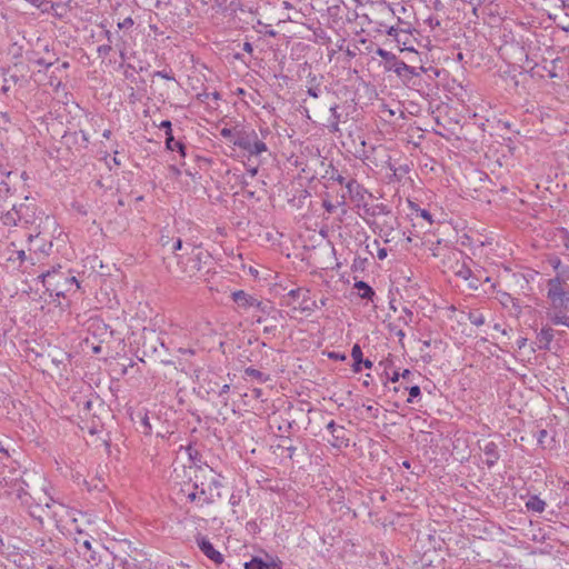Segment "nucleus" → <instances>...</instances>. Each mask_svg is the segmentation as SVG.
I'll return each instance as SVG.
<instances>
[{
    "mask_svg": "<svg viewBox=\"0 0 569 569\" xmlns=\"http://www.w3.org/2000/svg\"><path fill=\"white\" fill-rule=\"evenodd\" d=\"M388 70H392L397 76L405 80H410L413 77L418 76L416 69L411 66H408L403 61H396L393 64L387 68Z\"/></svg>",
    "mask_w": 569,
    "mask_h": 569,
    "instance_id": "nucleus-11",
    "label": "nucleus"
},
{
    "mask_svg": "<svg viewBox=\"0 0 569 569\" xmlns=\"http://www.w3.org/2000/svg\"><path fill=\"white\" fill-rule=\"evenodd\" d=\"M376 53H377L379 57H381L383 60H386L387 62H392V64H393L396 61H398V60H397V58H396V56H395L392 52L387 51V50H385V49H382V48H378V49L376 50Z\"/></svg>",
    "mask_w": 569,
    "mask_h": 569,
    "instance_id": "nucleus-30",
    "label": "nucleus"
},
{
    "mask_svg": "<svg viewBox=\"0 0 569 569\" xmlns=\"http://www.w3.org/2000/svg\"><path fill=\"white\" fill-rule=\"evenodd\" d=\"M0 453H2L3 456L6 457H9V450L7 447H4V445L2 443V441H0Z\"/></svg>",
    "mask_w": 569,
    "mask_h": 569,
    "instance_id": "nucleus-54",
    "label": "nucleus"
},
{
    "mask_svg": "<svg viewBox=\"0 0 569 569\" xmlns=\"http://www.w3.org/2000/svg\"><path fill=\"white\" fill-rule=\"evenodd\" d=\"M468 319L473 326L477 327L482 326L486 321L485 316L479 311L469 312Z\"/></svg>",
    "mask_w": 569,
    "mask_h": 569,
    "instance_id": "nucleus-27",
    "label": "nucleus"
},
{
    "mask_svg": "<svg viewBox=\"0 0 569 569\" xmlns=\"http://www.w3.org/2000/svg\"><path fill=\"white\" fill-rule=\"evenodd\" d=\"M400 377H401V376H400V373H399L398 371H395V372L392 373V376L390 377V380H391L392 382H397V381L399 380V378H400Z\"/></svg>",
    "mask_w": 569,
    "mask_h": 569,
    "instance_id": "nucleus-58",
    "label": "nucleus"
},
{
    "mask_svg": "<svg viewBox=\"0 0 569 569\" xmlns=\"http://www.w3.org/2000/svg\"><path fill=\"white\" fill-rule=\"evenodd\" d=\"M401 378L402 379H409V377L411 376V371L409 369H405L401 373H400Z\"/></svg>",
    "mask_w": 569,
    "mask_h": 569,
    "instance_id": "nucleus-57",
    "label": "nucleus"
},
{
    "mask_svg": "<svg viewBox=\"0 0 569 569\" xmlns=\"http://www.w3.org/2000/svg\"><path fill=\"white\" fill-rule=\"evenodd\" d=\"M166 147L170 151H178L182 157L186 156V147L181 141L174 139L172 132H167Z\"/></svg>",
    "mask_w": 569,
    "mask_h": 569,
    "instance_id": "nucleus-16",
    "label": "nucleus"
},
{
    "mask_svg": "<svg viewBox=\"0 0 569 569\" xmlns=\"http://www.w3.org/2000/svg\"><path fill=\"white\" fill-rule=\"evenodd\" d=\"M365 221L375 233H377L379 237L383 239L386 243L390 242V234L395 230L396 219H393V221H389L386 219L382 222H379L377 220H370L365 218Z\"/></svg>",
    "mask_w": 569,
    "mask_h": 569,
    "instance_id": "nucleus-8",
    "label": "nucleus"
},
{
    "mask_svg": "<svg viewBox=\"0 0 569 569\" xmlns=\"http://www.w3.org/2000/svg\"><path fill=\"white\" fill-rule=\"evenodd\" d=\"M212 472L213 470L210 469L209 477L207 475H202V480H200V477L196 475L194 481L181 489V492L186 493V498L189 502L202 508L214 503L221 497L219 491L222 487L219 479L220 476H214Z\"/></svg>",
    "mask_w": 569,
    "mask_h": 569,
    "instance_id": "nucleus-1",
    "label": "nucleus"
},
{
    "mask_svg": "<svg viewBox=\"0 0 569 569\" xmlns=\"http://www.w3.org/2000/svg\"><path fill=\"white\" fill-rule=\"evenodd\" d=\"M232 299L239 307L244 309L259 305L252 296L246 293L243 290L232 292Z\"/></svg>",
    "mask_w": 569,
    "mask_h": 569,
    "instance_id": "nucleus-13",
    "label": "nucleus"
},
{
    "mask_svg": "<svg viewBox=\"0 0 569 569\" xmlns=\"http://www.w3.org/2000/svg\"><path fill=\"white\" fill-rule=\"evenodd\" d=\"M493 329H495L496 331L501 332L502 335H506V333H507L506 329H503V328H502V326H501L500 323H495V325H493Z\"/></svg>",
    "mask_w": 569,
    "mask_h": 569,
    "instance_id": "nucleus-56",
    "label": "nucleus"
},
{
    "mask_svg": "<svg viewBox=\"0 0 569 569\" xmlns=\"http://www.w3.org/2000/svg\"><path fill=\"white\" fill-rule=\"evenodd\" d=\"M153 77H159L166 80H174V77L164 70L154 71Z\"/></svg>",
    "mask_w": 569,
    "mask_h": 569,
    "instance_id": "nucleus-40",
    "label": "nucleus"
},
{
    "mask_svg": "<svg viewBox=\"0 0 569 569\" xmlns=\"http://www.w3.org/2000/svg\"><path fill=\"white\" fill-rule=\"evenodd\" d=\"M59 269L49 270L40 276L43 286L48 291L58 297H64L67 293L76 292L80 284L74 276L62 272Z\"/></svg>",
    "mask_w": 569,
    "mask_h": 569,
    "instance_id": "nucleus-2",
    "label": "nucleus"
},
{
    "mask_svg": "<svg viewBox=\"0 0 569 569\" xmlns=\"http://www.w3.org/2000/svg\"><path fill=\"white\" fill-rule=\"evenodd\" d=\"M421 393L419 386H412L409 388V398L407 399V402L412 403L415 398L419 397Z\"/></svg>",
    "mask_w": 569,
    "mask_h": 569,
    "instance_id": "nucleus-33",
    "label": "nucleus"
},
{
    "mask_svg": "<svg viewBox=\"0 0 569 569\" xmlns=\"http://www.w3.org/2000/svg\"><path fill=\"white\" fill-rule=\"evenodd\" d=\"M18 259L23 261L26 259V252L23 250L18 251Z\"/></svg>",
    "mask_w": 569,
    "mask_h": 569,
    "instance_id": "nucleus-62",
    "label": "nucleus"
},
{
    "mask_svg": "<svg viewBox=\"0 0 569 569\" xmlns=\"http://www.w3.org/2000/svg\"><path fill=\"white\" fill-rule=\"evenodd\" d=\"M416 210H417V212L419 213V216H420L421 218H423L425 220H427L429 223H432V222H433V220H432V216H431V213H430L428 210H426V209H420V208H418V209H416Z\"/></svg>",
    "mask_w": 569,
    "mask_h": 569,
    "instance_id": "nucleus-36",
    "label": "nucleus"
},
{
    "mask_svg": "<svg viewBox=\"0 0 569 569\" xmlns=\"http://www.w3.org/2000/svg\"><path fill=\"white\" fill-rule=\"evenodd\" d=\"M246 569H270V565L263 562L259 558H252L250 561L244 563Z\"/></svg>",
    "mask_w": 569,
    "mask_h": 569,
    "instance_id": "nucleus-23",
    "label": "nucleus"
},
{
    "mask_svg": "<svg viewBox=\"0 0 569 569\" xmlns=\"http://www.w3.org/2000/svg\"><path fill=\"white\" fill-rule=\"evenodd\" d=\"M308 293H309L308 290H303L301 288L289 291V296L292 297V298L305 297V296H308Z\"/></svg>",
    "mask_w": 569,
    "mask_h": 569,
    "instance_id": "nucleus-35",
    "label": "nucleus"
},
{
    "mask_svg": "<svg viewBox=\"0 0 569 569\" xmlns=\"http://www.w3.org/2000/svg\"><path fill=\"white\" fill-rule=\"evenodd\" d=\"M457 274H458L460 278H462V279H465V280H468V279H469V277L471 276V270H470L469 268H467V267H463V266H462V267L457 271Z\"/></svg>",
    "mask_w": 569,
    "mask_h": 569,
    "instance_id": "nucleus-37",
    "label": "nucleus"
},
{
    "mask_svg": "<svg viewBox=\"0 0 569 569\" xmlns=\"http://www.w3.org/2000/svg\"><path fill=\"white\" fill-rule=\"evenodd\" d=\"M34 209L26 203L13 204L2 214L1 221L6 227H26L33 222Z\"/></svg>",
    "mask_w": 569,
    "mask_h": 569,
    "instance_id": "nucleus-4",
    "label": "nucleus"
},
{
    "mask_svg": "<svg viewBox=\"0 0 569 569\" xmlns=\"http://www.w3.org/2000/svg\"><path fill=\"white\" fill-rule=\"evenodd\" d=\"M320 93V90L318 88H309L308 94L312 98H318Z\"/></svg>",
    "mask_w": 569,
    "mask_h": 569,
    "instance_id": "nucleus-49",
    "label": "nucleus"
},
{
    "mask_svg": "<svg viewBox=\"0 0 569 569\" xmlns=\"http://www.w3.org/2000/svg\"><path fill=\"white\" fill-rule=\"evenodd\" d=\"M159 128L164 129V130H166V133H167V132H172V129H171V122H170L169 120H163V121L160 123Z\"/></svg>",
    "mask_w": 569,
    "mask_h": 569,
    "instance_id": "nucleus-45",
    "label": "nucleus"
},
{
    "mask_svg": "<svg viewBox=\"0 0 569 569\" xmlns=\"http://www.w3.org/2000/svg\"><path fill=\"white\" fill-rule=\"evenodd\" d=\"M546 297L553 310L569 312L568 283H561L558 279H548Z\"/></svg>",
    "mask_w": 569,
    "mask_h": 569,
    "instance_id": "nucleus-3",
    "label": "nucleus"
},
{
    "mask_svg": "<svg viewBox=\"0 0 569 569\" xmlns=\"http://www.w3.org/2000/svg\"><path fill=\"white\" fill-rule=\"evenodd\" d=\"M387 33H388V36L393 37L398 44L403 46L401 48L402 51H405V50L415 51V49L412 47H407L406 40H401V36H405V37L408 36L407 31L398 29L396 27H390L389 30L387 31Z\"/></svg>",
    "mask_w": 569,
    "mask_h": 569,
    "instance_id": "nucleus-17",
    "label": "nucleus"
},
{
    "mask_svg": "<svg viewBox=\"0 0 569 569\" xmlns=\"http://www.w3.org/2000/svg\"><path fill=\"white\" fill-rule=\"evenodd\" d=\"M526 507L530 511L541 513L546 509V502L542 499H540L538 496H531L527 500Z\"/></svg>",
    "mask_w": 569,
    "mask_h": 569,
    "instance_id": "nucleus-18",
    "label": "nucleus"
},
{
    "mask_svg": "<svg viewBox=\"0 0 569 569\" xmlns=\"http://www.w3.org/2000/svg\"><path fill=\"white\" fill-rule=\"evenodd\" d=\"M567 313L568 312L555 310L552 315H549V319L555 326H565L569 328V317Z\"/></svg>",
    "mask_w": 569,
    "mask_h": 569,
    "instance_id": "nucleus-19",
    "label": "nucleus"
},
{
    "mask_svg": "<svg viewBox=\"0 0 569 569\" xmlns=\"http://www.w3.org/2000/svg\"><path fill=\"white\" fill-rule=\"evenodd\" d=\"M229 503L231 506H237L239 503V498L236 495H231V497L229 499Z\"/></svg>",
    "mask_w": 569,
    "mask_h": 569,
    "instance_id": "nucleus-55",
    "label": "nucleus"
},
{
    "mask_svg": "<svg viewBox=\"0 0 569 569\" xmlns=\"http://www.w3.org/2000/svg\"><path fill=\"white\" fill-rule=\"evenodd\" d=\"M317 308H318V305H317L316 300H311V299L307 298V296L302 297V300L298 307L299 310L308 311V312H311V311L316 310Z\"/></svg>",
    "mask_w": 569,
    "mask_h": 569,
    "instance_id": "nucleus-22",
    "label": "nucleus"
},
{
    "mask_svg": "<svg viewBox=\"0 0 569 569\" xmlns=\"http://www.w3.org/2000/svg\"><path fill=\"white\" fill-rule=\"evenodd\" d=\"M36 64L40 66V67H44V68H49L53 64V62H47L44 59L42 58H39L34 61Z\"/></svg>",
    "mask_w": 569,
    "mask_h": 569,
    "instance_id": "nucleus-46",
    "label": "nucleus"
},
{
    "mask_svg": "<svg viewBox=\"0 0 569 569\" xmlns=\"http://www.w3.org/2000/svg\"><path fill=\"white\" fill-rule=\"evenodd\" d=\"M353 287H355V289H357L358 296L361 299L373 301V298L376 297V292L367 282L361 281V280L356 281Z\"/></svg>",
    "mask_w": 569,
    "mask_h": 569,
    "instance_id": "nucleus-15",
    "label": "nucleus"
},
{
    "mask_svg": "<svg viewBox=\"0 0 569 569\" xmlns=\"http://www.w3.org/2000/svg\"><path fill=\"white\" fill-rule=\"evenodd\" d=\"M548 263L552 267V269L556 271V273L565 266L562 260L555 254H551L547 258Z\"/></svg>",
    "mask_w": 569,
    "mask_h": 569,
    "instance_id": "nucleus-29",
    "label": "nucleus"
},
{
    "mask_svg": "<svg viewBox=\"0 0 569 569\" xmlns=\"http://www.w3.org/2000/svg\"><path fill=\"white\" fill-rule=\"evenodd\" d=\"M328 442L337 449L347 448L349 446V438L347 437V430L343 426L336 429L335 433H331V438Z\"/></svg>",
    "mask_w": 569,
    "mask_h": 569,
    "instance_id": "nucleus-12",
    "label": "nucleus"
},
{
    "mask_svg": "<svg viewBox=\"0 0 569 569\" xmlns=\"http://www.w3.org/2000/svg\"><path fill=\"white\" fill-rule=\"evenodd\" d=\"M372 244L377 248V257L379 260H383L388 256V251L386 248L380 247V242L378 240H373Z\"/></svg>",
    "mask_w": 569,
    "mask_h": 569,
    "instance_id": "nucleus-31",
    "label": "nucleus"
},
{
    "mask_svg": "<svg viewBox=\"0 0 569 569\" xmlns=\"http://www.w3.org/2000/svg\"><path fill=\"white\" fill-rule=\"evenodd\" d=\"M322 207L329 213L333 212L335 209H336V206L332 202L328 201V200H323Z\"/></svg>",
    "mask_w": 569,
    "mask_h": 569,
    "instance_id": "nucleus-42",
    "label": "nucleus"
},
{
    "mask_svg": "<svg viewBox=\"0 0 569 569\" xmlns=\"http://www.w3.org/2000/svg\"><path fill=\"white\" fill-rule=\"evenodd\" d=\"M351 357L355 361L353 371L359 372L361 370L360 365L362 362V350L359 345H355L351 349Z\"/></svg>",
    "mask_w": 569,
    "mask_h": 569,
    "instance_id": "nucleus-20",
    "label": "nucleus"
},
{
    "mask_svg": "<svg viewBox=\"0 0 569 569\" xmlns=\"http://www.w3.org/2000/svg\"><path fill=\"white\" fill-rule=\"evenodd\" d=\"M555 338V330L550 326H543L539 332H537V345L539 350L549 351L550 345Z\"/></svg>",
    "mask_w": 569,
    "mask_h": 569,
    "instance_id": "nucleus-9",
    "label": "nucleus"
},
{
    "mask_svg": "<svg viewBox=\"0 0 569 569\" xmlns=\"http://www.w3.org/2000/svg\"><path fill=\"white\" fill-rule=\"evenodd\" d=\"M36 8H38L41 12H49L53 8V3L47 0H28Z\"/></svg>",
    "mask_w": 569,
    "mask_h": 569,
    "instance_id": "nucleus-24",
    "label": "nucleus"
},
{
    "mask_svg": "<svg viewBox=\"0 0 569 569\" xmlns=\"http://www.w3.org/2000/svg\"><path fill=\"white\" fill-rule=\"evenodd\" d=\"M77 533L79 535V538H74L76 543L80 545L87 551H90L92 549V545L89 537L82 539L81 537L84 535V532L80 529H77Z\"/></svg>",
    "mask_w": 569,
    "mask_h": 569,
    "instance_id": "nucleus-25",
    "label": "nucleus"
},
{
    "mask_svg": "<svg viewBox=\"0 0 569 569\" xmlns=\"http://www.w3.org/2000/svg\"><path fill=\"white\" fill-rule=\"evenodd\" d=\"M187 452H188L190 460L196 462V460L198 459L199 452L196 449H193L191 446H189L187 448Z\"/></svg>",
    "mask_w": 569,
    "mask_h": 569,
    "instance_id": "nucleus-41",
    "label": "nucleus"
},
{
    "mask_svg": "<svg viewBox=\"0 0 569 569\" xmlns=\"http://www.w3.org/2000/svg\"><path fill=\"white\" fill-rule=\"evenodd\" d=\"M551 279H558L561 283L569 281V266L565 264Z\"/></svg>",
    "mask_w": 569,
    "mask_h": 569,
    "instance_id": "nucleus-28",
    "label": "nucleus"
},
{
    "mask_svg": "<svg viewBox=\"0 0 569 569\" xmlns=\"http://www.w3.org/2000/svg\"><path fill=\"white\" fill-rule=\"evenodd\" d=\"M335 180H336L338 183H340V184H345V186H346V180H345V178H343L341 174L337 176V178H335Z\"/></svg>",
    "mask_w": 569,
    "mask_h": 569,
    "instance_id": "nucleus-61",
    "label": "nucleus"
},
{
    "mask_svg": "<svg viewBox=\"0 0 569 569\" xmlns=\"http://www.w3.org/2000/svg\"><path fill=\"white\" fill-rule=\"evenodd\" d=\"M183 247L181 239H177L172 246L173 251L181 250Z\"/></svg>",
    "mask_w": 569,
    "mask_h": 569,
    "instance_id": "nucleus-51",
    "label": "nucleus"
},
{
    "mask_svg": "<svg viewBox=\"0 0 569 569\" xmlns=\"http://www.w3.org/2000/svg\"><path fill=\"white\" fill-rule=\"evenodd\" d=\"M330 112H331V118L333 120H339V113H338V106L337 104L330 107Z\"/></svg>",
    "mask_w": 569,
    "mask_h": 569,
    "instance_id": "nucleus-47",
    "label": "nucleus"
},
{
    "mask_svg": "<svg viewBox=\"0 0 569 569\" xmlns=\"http://www.w3.org/2000/svg\"><path fill=\"white\" fill-rule=\"evenodd\" d=\"M220 134L232 143L233 140L237 138V134H234L233 130L230 128H222Z\"/></svg>",
    "mask_w": 569,
    "mask_h": 569,
    "instance_id": "nucleus-34",
    "label": "nucleus"
},
{
    "mask_svg": "<svg viewBox=\"0 0 569 569\" xmlns=\"http://www.w3.org/2000/svg\"><path fill=\"white\" fill-rule=\"evenodd\" d=\"M412 319H413L412 311L407 307L402 308L401 315L399 316L398 321L405 326H408L412 322Z\"/></svg>",
    "mask_w": 569,
    "mask_h": 569,
    "instance_id": "nucleus-26",
    "label": "nucleus"
},
{
    "mask_svg": "<svg viewBox=\"0 0 569 569\" xmlns=\"http://www.w3.org/2000/svg\"><path fill=\"white\" fill-rule=\"evenodd\" d=\"M233 144L248 151L250 156H260L268 150L267 144L258 139V134L254 130L250 132H239L237 138L233 140Z\"/></svg>",
    "mask_w": 569,
    "mask_h": 569,
    "instance_id": "nucleus-6",
    "label": "nucleus"
},
{
    "mask_svg": "<svg viewBox=\"0 0 569 569\" xmlns=\"http://www.w3.org/2000/svg\"><path fill=\"white\" fill-rule=\"evenodd\" d=\"M246 373L250 377H254V378H260L262 376V373L257 370V369H253V368H247L246 369Z\"/></svg>",
    "mask_w": 569,
    "mask_h": 569,
    "instance_id": "nucleus-43",
    "label": "nucleus"
},
{
    "mask_svg": "<svg viewBox=\"0 0 569 569\" xmlns=\"http://www.w3.org/2000/svg\"><path fill=\"white\" fill-rule=\"evenodd\" d=\"M547 436H548L547 430H545V429L539 430V432H538V438H537V439H538V442H539V443H542V442H543V439H545Z\"/></svg>",
    "mask_w": 569,
    "mask_h": 569,
    "instance_id": "nucleus-48",
    "label": "nucleus"
},
{
    "mask_svg": "<svg viewBox=\"0 0 569 569\" xmlns=\"http://www.w3.org/2000/svg\"><path fill=\"white\" fill-rule=\"evenodd\" d=\"M132 26H133V20L130 17L123 19L121 22L118 23L119 29H129Z\"/></svg>",
    "mask_w": 569,
    "mask_h": 569,
    "instance_id": "nucleus-39",
    "label": "nucleus"
},
{
    "mask_svg": "<svg viewBox=\"0 0 569 569\" xmlns=\"http://www.w3.org/2000/svg\"><path fill=\"white\" fill-rule=\"evenodd\" d=\"M194 539L201 552L212 562L221 565L224 561L222 553L213 547L208 537L198 533Z\"/></svg>",
    "mask_w": 569,
    "mask_h": 569,
    "instance_id": "nucleus-7",
    "label": "nucleus"
},
{
    "mask_svg": "<svg viewBox=\"0 0 569 569\" xmlns=\"http://www.w3.org/2000/svg\"><path fill=\"white\" fill-rule=\"evenodd\" d=\"M363 212L366 216L365 218L368 219L367 217L375 218L377 216H389L391 211L387 204L377 203L371 207L366 206L363 208Z\"/></svg>",
    "mask_w": 569,
    "mask_h": 569,
    "instance_id": "nucleus-14",
    "label": "nucleus"
},
{
    "mask_svg": "<svg viewBox=\"0 0 569 569\" xmlns=\"http://www.w3.org/2000/svg\"><path fill=\"white\" fill-rule=\"evenodd\" d=\"M248 172H249L250 177H254L258 173V168L257 167L249 168Z\"/></svg>",
    "mask_w": 569,
    "mask_h": 569,
    "instance_id": "nucleus-60",
    "label": "nucleus"
},
{
    "mask_svg": "<svg viewBox=\"0 0 569 569\" xmlns=\"http://www.w3.org/2000/svg\"><path fill=\"white\" fill-rule=\"evenodd\" d=\"M187 257L183 254L178 256V264L182 273L193 277L198 271L201 270L202 259L206 257L204 252L201 248L188 244Z\"/></svg>",
    "mask_w": 569,
    "mask_h": 569,
    "instance_id": "nucleus-5",
    "label": "nucleus"
},
{
    "mask_svg": "<svg viewBox=\"0 0 569 569\" xmlns=\"http://www.w3.org/2000/svg\"><path fill=\"white\" fill-rule=\"evenodd\" d=\"M230 390V386L229 385H223L220 390H219V397H223L224 395H227Z\"/></svg>",
    "mask_w": 569,
    "mask_h": 569,
    "instance_id": "nucleus-50",
    "label": "nucleus"
},
{
    "mask_svg": "<svg viewBox=\"0 0 569 569\" xmlns=\"http://www.w3.org/2000/svg\"><path fill=\"white\" fill-rule=\"evenodd\" d=\"M396 336L399 338V339H403L406 337V333L400 329L396 332Z\"/></svg>",
    "mask_w": 569,
    "mask_h": 569,
    "instance_id": "nucleus-64",
    "label": "nucleus"
},
{
    "mask_svg": "<svg viewBox=\"0 0 569 569\" xmlns=\"http://www.w3.org/2000/svg\"><path fill=\"white\" fill-rule=\"evenodd\" d=\"M341 426L337 425L333 420H330L326 428L330 433H335L336 429L340 428Z\"/></svg>",
    "mask_w": 569,
    "mask_h": 569,
    "instance_id": "nucleus-44",
    "label": "nucleus"
},
{
    "mask_svg": "<svg viewBox=\"0 0 569 569\" xmlns=\"http://www.w3.org/2000/svg\"><path fill=\"white\" fill-rule=\"evenodd\" d=\"M481 450L483 451V455L486 457L485 463L489 468L493 467L500 458L498 445L493 441H487L481 447Z\"/></svg>",
    "mask_w": 569,
    "mask_h": 569,
    "instance_id": "nucleus-10",
    "label": "nucleus"
},
{
    "mask_svg": "<svg viewBox=\"0 0 569 569\" xmlns=\"http://www.w3.org/2000/svg\"><path fill=\"white\" fill-rule=\"evenodd\" d=\"M346 188L349 193H358L361 187L355 179H350L346 182Z\"/></svg>",
    "mask_w": 569,
    "mask_h": 569,
    "instance_id": "nucleus-32",
    "label": "nucleus"
},
{
    "mask_svg": "<svg viewBox=\"0 0 569 569\" xmlns=\"http://www.w3.org/2000/svg\"><path fill=\"white\" fill-rule=\"evenodd\" d=\"M111 49H112V48H111V44H110V43H107V44H101V46H99V47H98V49H97V51H98L99 56H103V57H106V56H108V54H109V52L111 51Z\"/></svg>",
    "mask_w": 569,
    "mask_h": 569,
    "instance_id": "nucleus-38",
    "label": "nucleus"
},
{
    "mask_svg": "<svg viewBox=\"0 0 569 569\" xmlns=\"http://www.w3.org/2000/svg\"><path fill=\"white\" fill-rule=\"evenodd\" d=\"M242 49L248 53H251L253 51V47L250 42H244Z\"/></svg>",
    "mask_w": 569,
    "mask_h": 569,
    "instance_id": "nucleus-53",
    "label": "nucleus"
},
{
    "mask_svg": "<svg viewBox=\"0 0 569 569\" xmlns=\"http://www.w3.org/2000/svg\"><path fill=\"white\" fill-rule=\"evenodd\" d=\"M111 136V130L109 129H106L103 132H102V137L106 138V139H109Z\"/></svg>",
    "mask_w": 569,
    "mask_h": 569,
    "instance_id": "nucleus-63",
    "label": "nucleus"
},
{
    "mask_svg": "<svg viewBox=\"0 0 569 569\" xmlns=\"http://www.w3.org/2000/svg\"><path fill=\"white\" fill-rule=\"evenodd\" d=\"M142 423H143V426L148 429V431H150L151 426H150V423H149V419H148V417H147V416H144V417H143V419H142Z\"/></svg>",
    "mask_w": 569,
    "mask_h": 569,
    "instance_id": "nucleus-59",
    "label": "nucleus"
},
{
    "mask_svg": "<svg viewBox=\"0 0 569 569\" xmlns=\"http://www.w3.org/2000/svg\"><path fill=\"white\" fill-rule=\"evenodd\" d=\"M339 130V120H332L330 123V131L336 132Z\"/></svg>",
    "mask_w": 569,
    "mask_h": 569,
    "instance_id": "nucleus-52",
    "label": "nucleus"
},
{
    "mask_svg": "<svg viewBox=\"0 0 569 569\" xmlns=\"http://www.w3.org/2000/svg\"><path fill=\"white\" fill-rule=\"evenodd\" d=\"M558 238L562 248L565 249V256L569 261V231L566 228H561L558 231Z\"/></svg>",
    "mask_w": 569,
    "mask_h": 569,
    "instance_id": "nucleus-21",
    "label": "nucleus"
}]
</instances>
